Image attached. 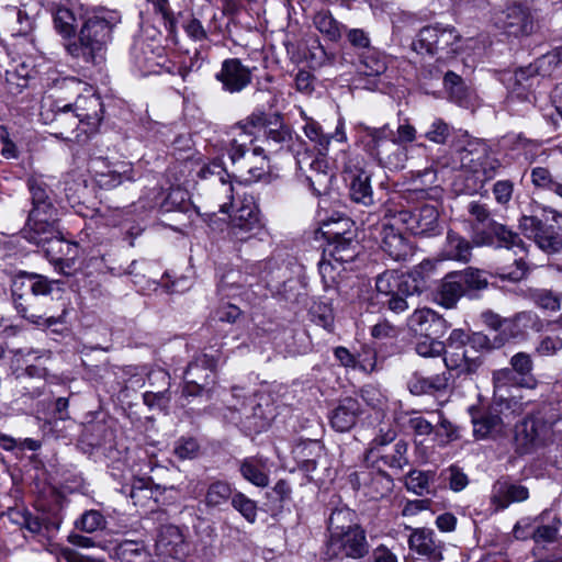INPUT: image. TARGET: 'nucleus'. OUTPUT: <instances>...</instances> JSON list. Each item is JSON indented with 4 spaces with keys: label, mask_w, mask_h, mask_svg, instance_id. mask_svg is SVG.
I'll return each mask as SVG.
<instances>
[{
    "label": "nucleus",
    "mask_w": 562,
    "mask_h": 562,
    "mask_svg": "<svg viewBox=\"0 0 562 562\" xmlns=\"http://www.w3.org/2000/svg\"><path fill=\"white\" fill-rule=\"evenodd\" d=\"M359 140L363 150L381 167L390 170H400L405 167L407 149L404 146L416 139L417 131L408 119H404L396 128V137L389 124L372 127L366 124L358 125Z\"/></svg>",
    "instance_id": "1"
},
{
    "label": "nucleus",
    "mask_w": 562,
    "mask_h": 562,
    "mask_svg": "<svg viewBox=\"0 0 562 562\" xmlns=\"http://www.w3.org/2000/svg\"><path fill=\"white\" fill-rule=\"evenodd\" d=\"M55 281L44 276L29 274L16 279L13 301L16 312L30 323L41 327H52L63 322L60 316L50 314V296Z\"/></svg>",
    "instance_id": "2"
},
{
    "label": "nucleus",
    "mask_w": 562,
    "mask_h": 562,
    "mask_svg": "<svg viewBox=\"0 0 562 562\" xmlns=\"http://www.w3.org/2000/svg\"><path fill=\"white\" fill-rule=\"evenodd\" d=\"M121 22L117 11L100 9L83 23L78 41L67 45V52L87 64L101 65L105 60V50L112 40L113 29Z\"/></svg>",
    "instance_id": "3"
},
{
    "label": "nucleus",
    "mask_w": 562,
    "mask_h": 562,
    "mask_svg": "<svg viewBox=\"0 0 562 562\" xmlns=\"http://www.w3.org/2000/svg\"><path fill=\"white\" fill-rule=\"evenodd\" d=\"M551 405H543L515 424L513 448L518 456H526L546 447L553 437V426L559 416L551 414Z\"/></svg>",
    "instance_id": "4"
},
{
    "label": "nucleus",
    "mask_w": 562,
    "mask_h": 562,
    "mask_svg": "<svg viewBox=\"0 0 562 562\" xmlns=\"http://www.w3.org/2000/svg\"><path fill=\"white\" fill-rule=\"evenodd\" d=\"M525 411L524 403L516 396L497 395L492 405L483 412L471 408L473 435L476 439L496 438L505 431L510 416L520 415Z\"/></svg>",
    "instance_id": "5"
},
{
    "label": "nucleus",
    "mask_w": 562,
    "mask_h": 562,
    "mask_svg": "<svg viewBox=\"0 0 562 562\" xmlns=\"http://www.w3.org/2000/svg\"><path fill=\"white\" fill-rule=\"evenodd\" d=\"M462 36L450 24L435 23L422 27L413 41L417 53L437 56L438 60L453 58L462 49Z\"/></svg>",
    "instance_id": "6"
},
{
    "label": "nucleus",
    "mask_w": 562,
    "mask_h": 562,
    "mask_svg": "<svg viewBox=\"0 0 562 562\" xmlns=\"http://www.w3.org/2000/svg\"><path fill=\"white\" fill-rule=\"evenodd\" d=\"M519 228L524 235L532 239L536 245L548 254L562 251V214L555 210L544 207L541 216L522 215L519 218Z\"/></svg>",
    "instance_id": "7"
},
{
    "label": "nucleus",
    "mask_w": 562,
    "mask_h": 562,
    "mask_svg": "<svg viewBox=\"0 0 562 562\" xmlns=\"http://www.w3.org/2000/svg\"><path fill=\"white\" fill-rule=\"evenodd\" d=\"M396 224H402L413 235L431 237L440 234L438 209L428 203L416 205L412 209H403L393 215Z\"/></svg>",
    "instance_id": "8"
},
{
    "label": "nucleus",
    "mask_w": 562,
    "mask_h": 562,
    "mask_svg": "<svg viewBox=\"0 0 562 562\" xmlns=\"http://www.w3.org/2000/svg\"><path fill=\"white\" fill-rule=\"evenodd\" d=\"M344 172L349 180V194L353 202L370 206L374 203L371 176L364 169L366 160L358 154L341 153Z\"/></svg>",
    "instance_id": "9"
},
{
    "label": "nucleus",
    "mask_w": 562,
    "mask_h": 562,
    "mask_svg": "<svg viewBox=\"0 0 562 562\" xmlns=\"http://www.w3.org/2000/svg\"><path fill=\"white\" fill-rule=\"evenodd\" d=\"M59 213L55 205L32 207L23 236L30 243L45 241L59 234Z\"/></svg>",
    "instance_id": "10"
},
{
    "label": "nucleus",
    "mask_w": 562,
    "mask_h": 562,
    "mask_svg": "<svg viewBox=\"0 0 562 562\" xmlns=\"http://www.w3.org/2000/svg\"><path fill=\"white\" fill-rule=\"evenodd\" d=\"M338 225L348 228L334 231L329 228L324 231V235L328 239V247L324 250V255L330 257L335 262L342 265L352 261L358 254V241L356 240L355 223L350 220H344Z\"/></svg>",
    "instance_id": "11"
},
{
    "label": "nucleus",
    "mask_w": 562,
    "mask_h": 562,
    "mask_svg": "<svg viewBox=\"0 0 562 562\" xmlns=\"http://www.w3.org/2000/svg\"><path fill=\"white\" fill-rule=\"evenodd\" d=\"M265 125V113H252L244 121L234 125L231 130L232 139L228 149V156L233 164H237L245 157L249 145L261 133Z\"/></svg>",
    "instance_id": "12"
},
{
    "label": "nucleus",
    "mask_w": 562,
    "mask_h": 562,
    "mask_svg": "<svg viewBox=\"0 0 562 562\" xmlns=\"http://www.w3.org/2000/svg\"><path fill=\"white\" fill-rule=\"evenodd\" d=\"M41 116L45 124L54 126L55 135L61 138H68V133H74L81 125L72 104L64 103L61 100H45Z\"/></svg>",
    "instance_id": "13"
},
{
    "label": "nucleus",
    "mask_w": 562,
    "mask_h": 562,
    "mask_svg": "<svg viewBox=\"0 0 562 562\" xmlns=\"http://www.w3.org/2000/svg\"><path fill=\"white\" fill-rule=\"evenodd\" d=\"M461 162L471 172L481 175L483 182L495 178L502 166L499 159L492 154L484 143H470L461 151Z\"/></svg>",
    "instance_id": "14"
},
{
    "label": "nucleus",
    "mask_w": 562,
    "mask_h": 562,
    "mask_svg": "<svg viewBox=\"0 0 562 562\" xmlns=\"http://www.w3.org/2000/svg\"><path fill=\"white\" fill-rule=\"evenodd\" d=\"M328 554L336 559H361L369 551L363 529H346L331 533L327 542Z\"/></svg>",
    "instance_id": "15"
},
{
    "label": "nucleus",
    "mask_w": 562,
    "mask_h": 562,
    "mask_svg": "<svg viewBox=\"0 0 562 562\" xmlns=\"http://www.w3.org/2000/svg\"><path fill=\"white\" fill-rule=\"evenodd\" d=\"M496 25L508 35L521 36L533 32V16L530 9L519 2H509L496 13Z\"/></svg>",
    "instance_id": "16"
},
{
    "label": "nucleus",
    "mask_w": 562,
    "mask_h": 562,
    "mask_svg": "<svg viewBox=\"0 0 562 562\" xmlns=\"http://www.w3.org/2000/svg\"><path fill=\"white\" fill-rule=\"evenodd\" d=\"M420 270H431L432 263L424 260L412 273L398 274L395 271H385L376 278L375 288L380 299H386L395 293H417L419 284L415 274Z\"/></svg>",
    "instance_id": "17"
},
{
    "label": "nucleus",
    "mask_w": 562,
    "mask_h": 562,
    "mask_svg": "<svg viewBox=\"0 0 562 562\" xmlns=\"http://www.w3.org/2000/svg\"><path fill=\"white\" fill-rule=\"evenodd\" d=\"M349 482L355 490L362 488L363 495L372 501L384 498L394 486L392 477L381 469L353 472Z\"/></svg>",
    "instance_id": "18"
},
{
    "label": "nucleus",
    "mask_w": 562,
    "mask_h": 562,
    "mask_svg": "<svg viewBox=\"0 0 562 562\" xmlns=\"http://www.w3.org/2000/svg\"><path fill=\"white\" fill-rule=\"evenodd\" d=\"M297 165L300 170L305 173V180L315 196L329 192L334 173L330 171L325 156L299 158Z\"/></svg>",
    "instance_id": "19"
},
{
    "label": "nucleus",
    "mask_w": 562,
    "mask_h": 562,
    "mask_svg": "<svg viewBox=\"0 0 562 562\" xmlns=\"http://www.w3.org/2000/svg\"><path fill=\"white\" fill-rule=\"evenodd\" d=\"M263 227L258 207L254 203H245L231 217L229 234L233 238L245 241L258 236Z\"/></svg>",
    "instance_id": "20"
},
{
    "label": "nucleus",
    "mask_w": 562,
    "mask_h": 562,
    "mask_svg": "<svg viewBox=\"0 0 562 562\" xmlns=\"http://www.w3.org/2000/svg\"><path fill=\"white\" fill-rule=\"evenodd\" d=\"M215 79L222 85L223 91L239 93L251 83L252 69L239 58H227L223 60Z\"/></svg>",
    "instance_id": "21"
},
{
    "label": "nucleus",
    "mask_w": 562,
    "mask_h": 562,
    "mask_svg": "<svg viewBox=\"0 0 562 562\" xmlns=\"http://www.w3.org/2000/svg\"><path fill=\"white\" fill-rule=\"evenodd\" d=\"M34 356L35 360L41 358L49 359L52 352L49 350H36L33 348L16 349L13 351L11 361L12 376L15 381L22 382L25 378L45 380L48 375V370L38 364H27L23 367L27 357Z\"/></svg>",
    "instance_id": "22"
},
{
    "label": "nucleus",
    "mask_w": 562,
    "mask_h": 562,
    "mask_svg": "<svg viewBox=\"0 0 562 562\" xmlns=\"http://www.w3.org/2000/svg\"><path fill=\"white\" fill-rule=\"evenodd\" d=\"M494 240L497 241V247L499 248H518L520 251H526V244L520 238L519 234L502 223L493 222L488 232L474 234V244L477 247L492 246L494 245Z\"/></svg>",
    "instance_id": "23"
},
{
    "label": "nucleus",
    "mask_w": 562,
    "mask_h": 562,
    "mask_svg": "<svg viewBox=\"0 0 562 562\" xmlns=\"http://www.w3.org/2000/svg\"><path fill=\"white\" fill-rule=\"evenodd\" d=\"M72 104L74 111L86 126L83 133L94 131L103 119V104L99 95L89 91L87 94L78 95Z\"/></svg>",
    "instance_id": "24"
},
{
    "label": "nucleus",
    "mask_w": 562,
    "mask_h": 562,
    "mask_svg": "<svg viewBox=\"0 0 562 562\" xmlns=\"http://www.w3.org/2000/svg\"><path fill=\"white\" fill-rule=\"evenodd\" d=\"M239 413L238 424L248 435L266 430L273 417L271 408L263 407L261 403H256L255 400L244 403Z\"/></svg>",
    "instance_id": "25"
},
{
    "label": "nucleus",
    "mask_w": 562,
    "mask_h": 562,
    "mask_svg": "<svg viewBox=\"0 0 562 562\" xmlns=\"http://www.w3.org/2000/svg\"><path fill=\"white\" fill-rule=\"evenodd\" d=\"M396 223L385 222L381 228V248L393 260H406L413 254V249L407 239L395 227Z\"/></svg>",
    "instance_id": "26"
},
{
    "label": "nucleus",
    "mask_w": 562,
    "mask_h": 562,
    "mask_svg": "<svg viewBox=\"0 0 562 562\" xmlns=\"http://www.w3.org/2000/svg\"><path fill=\"white\" fill-rule=\"evenodd\" d=\"M539 76L535 64L517 69L513 76V86L510 88L508 101L526 102L533 104L536 97L532 92L533 81Z\"/></svg>",
    "instance_id": "27"
},
{
    "label": "nucleus",
    "mask_w": 562,
    "mask_h": 562,
    "mask_svg": "<svg viewBox=\"0 0 562 562\" xmlns=\"http://www.w3.org/2000/svg\"><path fill=\"white\" fill-rule=\"evenodd\" d=\"M408 543L413 551L426 557L429 561L437 562L442 559L443 543L436 538L432 529H414Z\"/></svg>",
    "instance_id": "28"
},
{
    "label": "nucleus",
    "mask_w": 562,
    "mask_h": 562,
    "mask_svg": "<svg viewBox=\"0 0 562 562\" xmlns=\"http://www.w3.org/2000/svg\"><path fill=\"white\" fill-rule=\"evenodd\" d=\"M186 547L181 529H159L155 540V552L157 555L171 558L172 561H180V555L184 554Z\"/></svg>",
    "instance_id": "29"
},
{
    "label": "nucleus",
    "mask_w": 562,
    "mask_h": 562,
    "mask_svg": "<svg viewBox=\"0 0 562 562\" xmlns=\"http://www.w3.org/2000/svg\"><path fill=\"white\" fill-rule=\"evenodd\" d=\"M474 246H476L474 244V239L470 241L459 233L448 231L446 241L439 256L442 260H453L468 263L472 258V249Z\"/></svg>",
    "instance_id": "30"
},
{
    "label": "nucleus",
    "mask_w": 562,
    "mask_h": 562,
    "mask_svg": "<svg viewBox=\"0 0 562 562\" xmlns=\"http://www.w3.org/2000/svg\"><path fill=\"white\" fill-rule=\"evenodd\" d=\"M359 414V402L352 397H345L330 412V426L339 432L348 431L356 425Z\"/></svg>",
    "instance_id": "31"
},
{
    "label": "nucleus",
    "mask_w": 562,
    "mask_h": 562,
    "mask_svg": "<svg viewBox=\"0 0 562 562\" xmlns=\"http://www.w3.org/2000/svg\"><path fill=\"white\" fill-rule=\"evenodd\" d=\"M198 176L201 179L215 177L217 192L224 194L229 200V202H224L220 204V212L227 213L228 207L232 204L234 188L231 181L225 179V177L229 178V175L226 172L222 162L218 160H213L209 164L203 165L198 171Z\"/></svg>",
    "instance_id": "32"
},
{
    "label": "nucleus",
    "mask_w": 562,
    "mask_h": 562,
    "mask_svg": "<svg viewBox=\"0 0 562 562\" xmlns=\"http://www.w3.org/2000/svg\"><path fill=\"white\" fill-rule=\"evenodd\" d=\"M443 362L448 370H459V373L470 375L476 373L483 363L482 358L471 355L469 348H447Z\"/></svg>",
    "instance_id": "33"
},
{
    "label": "nucleus",
    "mask_w": 562,
    "mask_h": 562,
    "mask_svg": "<svg viewBox=\"0 0 562 562\" xmlns=\"http://www.w3.org/2000/svg\"><path fill=\"white\" fill-rule=\"evenodd\" d=\"M279 119V115H276L274 122H272L265 114V125L261 128L267 146L274 151L289 148L292 140L291 131Z\"/></svg>",
    "instance_id": "34"
},
{
    "label": "nucleus",
    "mask_w": 562,
    "mask_h": 562,
    "mask_svg": "<svg viewBox=\"0 0 562 562\" xmlns=\"http://www.w3.org/2000/svg\"><path fill=\"white\" fill-rule=\"evenodd\" d=\"M443 325L445 319L427 307L416 310L408 318L411 329L419 334H437Z\"/></svg>",
    "instance_id": "35"
},
{
    "label": "nucleus",
    "mask_w": 562,
    "mask_h": 562,
    "mask_svg": "<svg viewBox=\"0 0 562 562\" xmlns=\"http://www.w3.org/2000/svg\"><path fill=\"white\" fill-rule=\"evenodd\" d=\"M529 497L528 488L521 484L497 482L492 497L497 508H506L510 503L522 502Z\"/></svg>",
    "instance_id": "36"
},
{
    "label": "nucleus",
    "mask_w": 562,
    "mask_h": 562,
    "mask_svg": "<svg viewBox=\"0 0 562 562\" xmlns=\"http://www.w3.org/2000/svg\"><path fill=\"white\" fill-rule=\"evenodd\" d=\"M463 295H465L464 288L456 277V271L447 273L437 291L438 303L447 308H452Z\"/></svg>",
    "instance_id": "37"
},
{
    "label": "nucleus",
    "mask_w": 562,
    "mask_h": 562,
    "mask_svg": "<svg viewBox=\"0 0 562 562\" xmlns=\"http://www.w3.org/2000/svg\"><path fill=\"white\" fill-rule=\"evenodd\" d=\"M169 374L164 370L151 371L148 374V382L150 385L154 382H160L162 390L147 391L143 394V401L148 407H164L169 402L168 386H169Z\"/></svg>",
    "instance_id": "38"
},
{
    "label": "nucleus",
    "mask_w": 562,
    "mask_h": 562,
    "mask_svg": "<svg viewBox=\"0 0 562 562\" xmlns=\"http://www.w3.org/2000/svg\"><path fill=\"white\" fill-rule=\"evenodd\" d=\"M49 180L52 179L44 176H32L27 180L32 207L54 205V190Z\"/></svg>",
    "instance_id": "39"
},
{
    "label": "nucleus",
    "mask_w": 562,
    "mask_h": 562,
    "mask_svg": "<svg viewBox=\"0 0 562 562\" xmlns=\"http://www.w3.org/2000/svg\"><path fill=\"white\" fill-rule=\"evenodd\" d=\"M407 451V442L404 440H398L390 451L383 450L382 452L375 454V458L371 459L369 462H372L373 465L382 462L384 465L391 469L402 470L408 464Z\"/></svg>",
    "instance_id": "40"
},
{
    "label": "nucleus",
    "mask_w": 562,
    "mask_h": 562,
    "mask_svg": "<svg viewBox=\"0 0 562 562\" xmlns=\"http://www.w3.org/2000/svg\"><path fill=\"white\" fill-rule=\"evenodd\" d=\"M293 452L300 468L305 472H312L323 454V447L318 441L310 440L297 445Z\"/></svg>",
    "instance_id": "41"
},
{
    "label": "nucleus",
    "mask_w": 562,
    "mask_h": 562,
    "mask_svg": "<svg viewBox=\"0 0 562 562\" xmlns=\"http://www.w3.org/2000/svg\"><path fill=\"white\" fill-rule=\"evenodd\" d=\"M150 477H135L130 486L122 492L127 495L135 506L145 507L154 499Z\"/></svg>",
    "instance_id": "42"
},
{
    "label": "nucleus",
    "mask_w": 562,
    "mask_h": 562,
    "mask_svg": "<svg viewBox=\"0 0 562 562\" xmlns=\"http://www.w3.org/2000/svg\"><path fill=\"white\" fill-rule=\"evenodd\" d=\"M34 244L37 245L38 247H42L46 254V257L50 261L55 262L61 261L65 257H69L76 248L75 244H71L64 239L60 229L57 236L47 238V240L45 241Z\"/></svg>",
    "instance_id": "43"
},
{
    "label": "nucleus",
    "mask_w": 562,
    "mask_h": 562,
    "mask_svg": "<svg viewBox=\"0 0 562 562\" xmlns=\"http://www.w3.org/2000/svg\"><path fill=\"white\" fill-rule=\"evenodd\" d=\"M240 473L245 480L259 487L269 484V475L266 464L256 458H247L240 464Z\"/></svg>",
    "instance_id": "44"
},
{
    "label": "nucleus",
    "mask_w": 562,
    "mask_h": 562,
    "mask_svg": "<svg viewBox=\"0 0 562 562\" xmlns=\"http://www.w3.org/2000/svg\"><path fill=\"white\" fill-rule=\"evenodd\" d=\"M300 113L305 120L303 127L305 136L315 144L318 155L326 156L331 136L325 134L319 123L307 117L303 110Z\"/></svg>",
    "instance_id": "45"
},
{
    "label": "nucleus",
    "mask_w": 562,
    "mask_h": 562,
    "mask_svg": "<svg viewBox=\"0 0 562 562\" xmlns=\"http://www.w3.org/2000/svg\"><path fill=\"white\" fill-rule=\"evenodd\" d=\"M385 57L373 47L360 55L359 72L366 76H380L386 70Z\"/></svg>",
    "instance_id": "46"
},
{
    "label": "nucleus",
    "mask_w": 562,
    "mask_h": 562,
    "mask_svg": "<svg viewBox=\"0 0 562 562\" xmlns=\"http://www.w3.org/2000/svg\"><path fill=\"white\" fill-rule=\"evenodd\" d=\"M512 370L520 379L519 385L533 387L535 379L531 375L533 363L531 357L526 352H518L510 358Z\"/></svg>",
    "instance_id": "47"
},
{
    "label": "nucleus",
    "mask_w": 562,
    "mask_h": 562,
    "mask_svg": "<svg viewBox=\"0 0 562 562\" xmlns=\"http://www.w3.org/2000/svg\"><path fill=\"white\" fill-rule=\"evenodd\" d=\"M216 366V361L213 357L205 353L199 355L193 361H191L183 374V378L188 384L201 386L204 382L201 376L196 374V371L213 370Z\"/></svg>",
    "instance_id": "48"
},
{
    "label": "nucleus",
    "mask_w": 562,
    "mask_h": 562,
    "mask_svg": "<svg viewBox=\"0 0 562 562\" xmlns=\"http://www.w3.org/2000/svg\"><path fill=\"white\" fill-rule=\"evenodd\" d=\"M456 277L461 281L465 294L470 291L483 290L488 285L484 272L476 268L469 267L464 270L456 271Z\"/></svg>",
    "instance_id": "49"
},
{
    "label": "nucleus",
    "mask_w": 562,
    "mask_h": 562,
    "mask_svg": "<svg viewBox=\"0 0 562 562\" xmlns=\"http://www.w3.org/2000/svg\"><path fill=\"white\" fill-rule=\"evenodd\" d=\"M314 25L330 41H337L341 36V29H345L328 11L317 12L314 16Z\"/></svg>",
    "instance_id": "50"
},
{
    "label": "nucleus",
    "mask_w": 562,
    "mask_h": 562,
    "mask_svg": "<svg viewBox=\"0 0 562 562\" xmlns=\"http://www.w3.org/2000/svg\"><path fill=\"white\" fill-rule=\"evenodd\" d=\"M539 76L548 77L562 67V47L549 52L533 63Z\"/></svg>",
    "instance_id": "51"
},
{
    "label": "nucleus",
    "mask_w": 562,
    "mask_h": 562,
    "mask_svg": "<svg viewBox=\"0 0 562 562\" xmlns=\"http://www.w3.org/2000/svg\"><path fill=\"white\" fill-rule=\"evenodd\" d=\"M125 180H134V170L131 164L121 162L115 165L114 169L110 170L109 173L102 175L100 182L104 187L114 188Z\"/></svg>",
    "instance_id": "52"
},
{
    "label": "nucleus",
    "mask_w": 562,
    "mask_h": 562,
    "mask_svg": "<svg viewBox=\"0 0 562 562\" xmlns=\"http://www.w3.org/2000/svg\"><path fill=\"white\" fill-rule=\"evenodd\" d=\"M232 496V488L228 483L216 481L209 485L205 493V504L216 507L225 504Z\"/></svg>",
    "instance_id": "53"
},
{
    "label": "nucleus",
    "mask_w": 562,
    "mask_h": 562,
    "mask_svg": "<svg viewBox=\"0 0 562 562\" xmlns=\"http://www.w3.org/2000/svg\"><path fill=\"white\" fill-rule=\"evenodd\" d=\"M435 473L413 470L405 479V486L417 495L429 493V483L434 480Z\"/></svg>",
    "instance_id": "54"
},
{
    "label": "nucleus",
    "mask_w": 562,
    "mask_h": 562,
    "mask_svg": "<svg viewBox=\"0 0 562 562\" xmlns=\"http://www.w3.org/2000/svg\"><path fill=\"white\" fill-rule=\"evenodd\" d=\"M431 334H420L415 344V351L422 357H439L445 352V344L430 337Z\"/></svg>",
    "instance_id": "55"
},
{
    "label": "nucleus",
    "mask_w": 562,
    "mask_h": 562,
    "mask_svg": "<svg viewBox=\"0 0 562 562\" xmlns=\"http://www.w3.org/2000/svg\"><path fill=\"white\" fill-rule=\"evenodd\" d=\"M437 426L435 428V435L439 446H446L450 441L459 438L457 427L448 420L441 412H437Z\"/></svg>",
    "instance_id": "56"
},
{
    "label": "nucleus",
    "mask_w": 562,
    "mask_h": 562,
    "mask_svg": "<svg viewBox=\"0 0 562 562\" xmlns=\"http://www.w3.org/2000/svg\"><path fill=\"white\" fill-rule=\"evenodd\" d=\"M54 24L63 36H70L75 33L76 16L70 9L59 7L54 14Z\"/></svg>",
    "instance_id": "57"
},
{
    "label": "nucleus",
    "mask_w": 562,
    "mask_h": 562,
    "mask_svg": "<svg viewBox=\"0 0 562 562\" xmlns=\"http://www.w3.org/2000/svg\"><path fill=\"white\" fill-rule=\"evenodd\" d=\"M119 553L125 562H146L148 552L142 542L126 540L119 547Z\"/></svg>",
    "instance_id": "58"
},
{
    "label": "nucleus",
    "mask_w": 562,
    "mask_h": 562,
    "mask_svg": "<svg viewBox=\"0 0 562 562\" xmlns=\"http://www.w3.org/2000/svg\"><path fill=\"white\" fill-rule=\"evenodd\" d=\"M520 379L509 368L497 370L493 373L494 395L493 400L499 394H504L508 386L519 385Z\"/></svg>",
    "instance_id": "59"
},
{
    "label": "nucleus",
    "mask_w": 562,
    "mask_h": 562,
    "mask_svg": "<svg viewBox=\"0 0 562 562\" xmlns=\"http://www.w3.org/2000/svg\"><path fill=\"white\" fill-rule=\"evenodd\" d=\"M396 438V431L391 427L386 429L380 428L379 434L370 442V448L367 451L366 460L370 461L375 458V454L382 452L385 446L393 442Z\"/></svg>",
    "instance_id": "60"
},
{
    "label": "nucleus",
    "mask_w": 562,
    "mask_h": 562,
    "mask_svg": "<svg viewBox=\"0 0 562 562\" xmlns=\"http://www.w3.org/2000/svg\"><path fill=\"white\" fill-rule=\"evenodd\" d=\"M333 261L330 257L324 255L318 263V271L326 290L335 288L341 272V269L336 267Z\"/></svg>",
    "instance_id": "61"
},
{
    "label": "nucleus",
    "mask_w": 562,
    "mask_h": 562,
    "mask_svg": "<svg viewBox=\"0 0 562 562\" xmlns=\"http://www.w3.org/2000/svg\"><path fill=\"white\" fill-rule=\"evenodd\" d=\"M503 345V339L498 338L496 335L490 337L483 333H472L469 335V350H473L474 352H480L484 350H490L493 348H498Z\"/></svg>",
    "instance_id": "62"
},
{
    "label": "nucleus",
    "mask_w": 562,
    "mask_h": 562,
    "mask_svg": "<svg viewBox=\"0 0 562 562\" xmlns=\"http://www.w3.org/2000/svg\"><path fill=\"white\" fill-rule=\"evenodd\" d=\"M313 322L326 329L327 331H331L334 328V313L333 308L329 304L326 303H316L312 306L311 310Z\"/></svg>",
    "instance_id": "63"
},
{
    "label": "nucleus",
    "mask_w": 562,
    "mask_h": 562,
    "mask_svg": "<svg viewBox=\"0 0 562 562\" xmlns=\"http://www.w3.org/2000/svg\"><path fill=\"white\" fill-rule=\"evenodd\" d=\"M451 135V128L442 119H436L424 134L425 138L437 145H445Z\"/></svg>",
    "instance_id": "64"
}]
</instances>
